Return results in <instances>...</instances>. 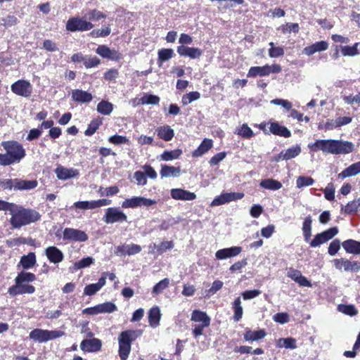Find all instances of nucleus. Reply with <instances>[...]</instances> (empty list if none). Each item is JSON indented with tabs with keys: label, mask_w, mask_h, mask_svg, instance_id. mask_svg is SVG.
Segmentation results:
<instances>
[{
	"label": "nucleus",
	"mask_w": 360,
	"mask_h": 360,
	"mask_svg": "<svg viewBox=\"0 0 360 360\" xmlns=\"http://www.w3.org/2000/svg\"><path fill=\"white\" fill-rule=\"evenodd\" d=\"M76 208L81 210H94L95 207V201H78L75 202Z\"/></svg>",
	"instance_id": "nucleus-59"
},
{
	"label": "nucleus",
	"mask_w": 360,
	"mask_h": 360,
	"mask_svg": "<svg viewBox=\"0 0 360 360\" xmlns=\"http://www.w3.org/2000/svg\"><path fill=\"white\" fill-rule=\"evenodd\" d=\"M56 176L60 180H67L76 177L79 175V171L73 168H67L63 166H58L55 169Z\"/></svg>",
	"instance_id": "nucleus-19"
},
{
	"label": "nucleus",
	"mask_w": 360,
	"mask_h": 360,
	"mask_svg": "<svg viewBox=\"0 0 360 360\" xmlns=\"http://www.w3.org/2000/svg\"><path fill=\"white\" fill-rule=\"evenodd\" d=\"M46 255L50 262L58 264L63 261V253L56 247L50 246L45 250Z\"/></svg>",
	"instance_id": "nucleus-22"
},
{
	"label": "nucleus",
	"mask_w": 360,
	"mask_h": 360,
	"mask_svg": "<svg viewBox=\"0 0 360 360\" xmlns=\"http://www.w3.org/2000/svg\"><path fill=\"white\" fill-rule=\"evenodd\" d=\"M141 334V330H127L120 333L118 336V352L122 360H126L128 358L131 349V343Z\"/></svg>",
	"instance_id": "nucleus-4"
},
{
	"label": "nucleus",
	"mask_w": 360,
	"mask_h": 360,
	"mask_svg": "<svg viewBox=\"0 0 360 360\" xmlns=\"http://www.w3.org/2000/svg\"><path fill=\"white\" fill-rule=\"evenodd\" d=\"M340 248V242L339 240L335 239L333 240L328 247V254L331 256H334L338 253Z\"/></svg>",
	"instance_id": "nucleus-64"
},
{
	"label": "nucleus",
	"mask_w": 360,
	"mask_h": 360,
	"mask_svg": "<svg viewBox=\"0 0 360 360\" xmlns=\"http://www.w3.org/2000/svg\"><path fill=\"white\" fill-rule=\"evenodd\" d=\"M12 92L18 96L28 98L32 94V85L29 81L19 79L11 84Z\"/></svg>",
	"instance_id": "nucleus-9"
},
{
	"label": "nucleus",
	"mask_w": 360,
	"mask_h": 360,
	"mask_svg": "<svg viewBox=\"0 0 360 360\" xmlns=\"http://www.w3.org/2000/svg\"><path fill=\"white\" fill-rule=\"evenodd\" d=\"M96 53L100 55L103 58L110 59L112 60H120L122 57L120 52L116 50L110 49L105 45H100L96 51Z\"/></svg>",
	"instance_id": "nucleus-15"
},
{
	"label": "nucleus",
	"mask_w": 360,
	"mask_h": 360,
	"mask_svg": "<svg viewBox=\"0 0 360 360\" xmlns=\"http://www.w3.org/2000/svg\"><path fill=\"white\" fill-rule=\"evenodd\" d=\"M314 184V180L310 176H300L296 180V186L298 188L310 186Z\"/></svg>",
	"instance_id": "nucleus-53"
},
{
	"label": "nucleus",
	"mask_w": 360,
	"mask_h": 360,
	"mask_svg": "<svg viewBox=\"0 0 360 360\" xmlns=\"http://www.w3.org/2000/svg\"><path fill=\"white\" fill-rule=\"evenodd\" d=\"M11 225L13 229H20L27 224L34 223L40 219L41 215L34 210L26 209L15 204L10 214Z\"/></svg>",
	"instance_id": "nucleus-2"
},
{
	"label": "nucleus",
	"mask_w": 360,
	"mask_h": 360,
	"mask_svg": "<svg viewBox=\"0 0 360 360\" xmlns=\"http://www.w3.org/2000/svg\"><path fill=\"white\" fill-rule=\"evenodd\" d=\"M108 141L110 143L119 145L122 143H128L129 139L127 136L120 135H113L109 137Z\"/></svg>",
	"instance_id": "nucleus-61"
},
{
	"label": "nucleus",
	"mask_w": 360,
	"mask_h": 360,
	"mask_svg": "<svg viewBox=\"0 0 360 360\" xmlns=\"http://www.w3.org/2000/svg\"><path fill=\"white\" fill-rule=\"evenodd\" d=\"M236 133L245 139H250L254 135L253 131L246 124H243L242 126L237 128Z\"/></svg>",
	"instance_id": "nucleus-52"
},
{
	"label": "nucleus",
	"mask_w": 360,
	"mask_h": 360,
	"mask_svg": "<svg viewBox=\"0 0 360 360\" xmlns=\"http://www.w3.org/2000/svg\"><path fill=\"white\" fill-rule=\"evenodd\" d=\"M182 154V150L176 149L171 151H165L161 155V160L163 161H170L172 160L177 159Z\"/></svg>",
	"instance_id": "nucleus-49"
},
{
	"label": "nucleus",
	"mask_w": 360,
	"mask_h": 360,
	"mask_svg": "<svg viewBox=\"0 0 360 360\" xmlns=\"http://www.w3.org/2000/svg\"><path fill=\"white\" fill-rule=\"evenodd\" d=\"M174 56V52L172 49H162L158 51V60L163 63L169 60Z\"/></svg>",
	"instance_id": "nucleus-48"
},
{
	"label": "nucleus",
	"mask_w": 360,
	"mask_h": 360,
	"mask_svg": "<svg viewBox=\"0 0 360 360\" xmlns=\"http://www.w3.org/2000/svg\"><path fill=\"white\" fill-rule=\"evenodd\" d=\"M259 185L262 188L271 191H277L282 188V184L280 181L273 179H266L262 180Z\"/></svg>",
	"instance_id": "nucleus-40"
},
{
	"label": "nucleus",
	"mask_w": 360,
	"mask_h": 360,
	"mask_svg": "<svg viewBox=\"0 0 360 360\" xmlns=\"http://www.w3.org/2000/svg\"><path fill=\"white\" fill-rule=\"evenodd\" d=\"M5 154H0V165L8 166L18 163L25 156V150L22 146L17 141H4L1 143Z\"/></svg>",
	"instance_id": "nucleus-3"
},
{
	"label": "nucleus",
	"mask_w": 360,
	"mask_h": 360,
	"mask_svg": "<svg viewBox=\"0 0 360 360\" xmlns=\"http://www.w3.org/2000/svg\"><path fill=\"white\" fill-rule=\"evenodd\" d=\"M359 43H355L352 46H344L341 47V53L344 56H356L359 54L358 50Z\"/></svg>",
	"instance_id": "nucleus-43"
},
{
	"label": "nucleus",
	"mask_w": 360,
	"mask_h": 360,
	"mask_svg": "<svg viewBox=\"0 0 360 360\" xmlns=\"http://www.w3.org/2000/svg\"><path fill=\"white\" fill-rule=\"evenodd\" d=\"M241 252V247L233 246L217 250L215 253V257L217 259L223 260L228 258L234 257L238 255Z\"/></svg>",
	"instance_id": "nucleus-18"
},
{
	"label": "nucleus",
	"mask_w": 360,
	"mask_h": 360,
	"mask_svg": "<svg viewBox=\"0 0 360 360\" xmlns=\"http://www.w3.org/2000/svg\"><path fill=\"white\" fill-rule=\"evenodd\" d=\"M157 203L153 199L146 198L142 196H134L124 200L122 202V207L124 209L136 208L139 207H150Z\"/></svg>",
	"instance_id": "nucleus-7"
},
{
	"label": "nucleus",
	"mask_w": 360,
	"mask_h": 360,
	"mask_svg": "<svg viewBox=\"0 0 360 360\" xmlns=\"http://www.w3.org/2000/svg\"><path fill=\"white\" fill-rule=\"evenodd\" d=\"M335 267L338 270L344 269L346 271L357 272L360 270V262L356 261H350L343 258L335 259L333 260Z\"/></svg>",
	"instance_id": "nucleus-14"
},
{
	"label": "nucleus",
	"mask_w": 360,
	"mask_h": 360,
	"mask_svg": "<svg viewBox=\"0 0 360 360\" xmlns=\"http://www.w3.org/2000/svg\"><path fill=\"white\" fill-rule=\"evenodd\" d=\"M266 335V332L264 330H258L255 331L248 330L244 334V339L246 341H256L263 339Z\"/></svg>",
	"instance_id": "nucleus-39"
},
{
	"label": "nucleus",
	"mask_w": 360,
	"mask_h": 360,
	"mask_svg": "<svg viewBox=\"0 0 360 360\" xmlns=\"http://www.w3.org/2000/svg\"><path fill=\"white\" fill-rule=\"evenodd\" d=\"M345 251L350 254H360V242L354 240H347L342 243Z\"/></svg>",
	"instance_id": "nucleus-32"
},
{
	"label": "nucleus",
	"mask_w": 360,
	"mask_h": 360,
	"mask_svg": "<svg viewBox=\"0 0 360 360\" xmlns=\"http://www.w3.org/2000/svg\"><path fill=\"white\" fill-rule=\"evenodd\" d=\"M94 262V259L91 257L83 258L75 264V268L77 269H83L90 266Z\"/></svg>",
	"instance_id": "nucleus-62"
},
{
	"label": "nucleus",
	"mask_w": 360,
	"mask_h": 360,
	"mask_svg": "<svg viewBox=\"0 0 360 360\" xmlns=\"http://www.w3.org/2000/svg\"><path fill=\"white\" fill-rule=\"evenodd\" d=\"M200 98V94L198 91H192L188 94H184L182 96L181 102L184 105H187L191 103L198 100Z\"/></svg>",
	"instance_id": "nucleus-51"
},
{
	"label": "nucleus",
	"mask_w": 360,
	"mask_h": 360,
	"mask_svg": "<svg viewBox=\"0 0 360 360\" xmlns=\"http://www.w3.org/2000/svg\"><path fill=\"white\" fill-rule=\"evenodd\" d=\"M160 102V98L158 96L152 94H145L139 101L141 105H157ZM139 105V103H137Z\"/></svg>",
	"instance_id": "nucleus-46"
},
{
	"label": "nucleus",
	"mask_w": 360,
	"mask_h": 360,
	"mask_svg": "<svg viewBox=\"0 0 360 360\" xmlns=\"http://www.w3.org/2000/svg\"><path fill=\"white\" fill-rule=\"evenodd\" d=\"M63 240L75 242H85L88 240L89 237L83 231L72 228H65L63 231Z\"/></svg>",
	"instance_id": "nucleus-13"
},
{
	"label": "nucleus",
	"mask_w": 360,
	"mask_h": 360,
	"mask_svg": "<svg viewBox=\"0 0 360 360\" xmlns=\"http://www.w3.org/2000/svg\"><path fill=\"white\" fill-rule=\"evenodd\" d=\"M276 347L295 349L297 348L296 340L292 338H279L276 342Z\"/></svg>",
	"instance_id": "nucleus-41"
},
{
	"label": "nucleus",
	"mask_w": 360,
	"mask_h": 360,
	"mask_svg": "<svg viewBox=\"0 0 360 360\" xmlns=\"http://www.w3.org/2000/svg\"><path fill=\"white\" fill-rule=\"evenodd\" d=\"M94 25L85 18H70L66 23V30L70 32H84L91 30Z\"/></svg>",
	"instance_id": "nucleus-6"
},
{
	"label": "nucleus",
	"mask_w": 360,
	"mask_h": 360,
	"mask_svg": "<svg viewBox=\"0 0 360 360\" xmlns=\"http://www.w3.org/2000/svg\"><path fill=\"white\" fill-rule=\"evenodd\" d=\"M308 147L311 150H319L330 154H348L354 149V144L347 141L335 139H319L314 143H309Z\"/></svg>",
	"instance_id": "nucleus-1"
},
{
	"label": "nucleus",
	"mask_w": 360,
	"mask_h": 360,
	"mask_svg": "<svg viewBox=\"0 0 360 360\" xmlns=\"http://www.w3.org/2000/svg\"><path fill=\"white\" fill-rule=\"evenodd\" d=\"M36 279V276L34 274L30 272L22 271L18 274L15 278V283H30L32 282Z\"/></svg>",
	"instance_id": "nucleus-45"
},
{
	"label": "nucleus",
	"mask_w": 360,
	"mask_h": 360,
	"mask_svg": "<svg viewBox=\"0 0 360 360\" xmlns=\"http://www.w3.org/2000/svg\"><path fill=\"white\" fill-rule=\"evenodd\" d=\"M38 183L36 180H22L15 179V190H31L36 188Z\"/></svg>",
	"instance_id": "nucleus-35"
},
{
	"label": "nucleus",
	"mask_w": 360,
	"mask_h": 360,
	"mask_svg": "<svg viewBox=\"0 0 360 360\" xmlns=\"http://www.w3.org/2000/svg\"><path fill=\"white\" fill-rule=\"evenodd\" d=\"M99 314L112 313L117 309L115 304L110 302L97 304Z\"/></svg>",
	"instance_id": "nucleus-54"
},
{
	"label": "nucleus",
	"mask_w": 360,
	"mask_h": 360,
	"mask_svg": "<svg viewBox=\"0 0 360 360\" xmlns=\"http://www.w3.org/2000/svg\"><path fill=\"white\" fill-rule=\"evenodd\" d=\"M234 309L233 319L235 321H238L242 319L243 316V307L241 306V300L240 297H237L233 304Z\"/></svg>",
	"instance_id": "nucleus-47"
},
{
	"label": "nucleus",
	"mask_w": 360,
	"mask_h": 360,
	"mask_svg": "<svg viewBox=\"0 0 360 360\" xmlns=\"http://www.w3.org/2000/svg\"><path fill=\"white\" fill-rule=\"evenodd\" d=\"M161 318L160 309L158 307H152L148 312V322L152 328H156L160 324Z\"/></svg>",
	"instance_id": "nucleus-30"
},
{
	"label": "nucleus",
	"mask_w": 360,
	"mask_h": 360,
	"mask_svg": "<svg viewBox=\"0 0 360 360\" xmlns=\"http://www.w3.org/2000/svg\"><path fill=\"white\" fill-rule=\"evenodd\" d=\"M93 96L88 91L81 89H75L72 91V99L78 103H89Z\"/></svg>",
	"instance_id": "nucleus-26"
},
{
	"label": "nucleus",
	"mask_w": 360,
	"mask_h": 360,
	"mask_svg": "<svg viewBox=\"0 0 360 360\" xmlns=\"http://www.w3.org/2000/svg\"><path fill=\"white\" fill-rule=\"evenodd\" d=\"M103 220L108 224L127 221V215L117 207L106 209Z\"/></svg>",
	"instance_id": "nucleus-10"
},
{
	"label": "nucleus",
	"mask_w": 360,
	"mask_h": 360,
	"mask_svg": "<svg viewBox=\"0 0 360 360\" xmlns=\"http://www.w3.org/2000/svg\"><path fill=\"white\" fill-rule=\"evenodd\" d=\"M213 146L212 140L209 139H205L200 145L195 149L193 153V157L199 158L205 154L210 150Z\"/></svg>",
	"instance_id": "nucleus-27"
},
{
	"label": "nucleus",
	"mask_w": 360,
	"mask_h": 360,
	"mask_svg": "<svg viewBox=\"0 0 360 360\" xmlns=\"http://www.w3.org/2000/svg\"><path fill=\"white\" fill-rule=\"evenodd\" d=\"M65 335V333L62 330H48L39 328L32 330L30 334L29 338L38 342H46L49 340H52L58 338H60Z\"/></svg>",
	"instance_id": "nucleus-5"
},
{
	"label": "nucleus",
	"mask_w": 360,
	"mask_h": 360,
	"mask_svg": "<svg viewBox=\"0 0 360 360\" xmlns=\"http://www.w3.org/2000/svg\"><path fill=\"white\" fill-rule=\"evenodd\" d=\"M338 233V229L337 227L330 228L325 231L316 234L314 239L310 241L309 245L311 248L319 247L321 245L332 239Z\"/></svg>",
	"instance_id": "nucleus-11"
},
{
	"label": "nucleus",
	"mask_w": 360,
	"mask_h": 360,
	"mask_svg": "<svg viewBox=\"0 0 360 360\" xmlns=\"http://www.w3.org/2000/svg\"><path fill=\"white\" fill-rule=\"evenodd\" d=\"M111 32V29L109 27H103L101 29H96L91 31L90 33L93 37H105Z\"/></svg>",
	"instance_id": "nucleus-58"
},
{
	"label": "nucleus",
	"mask_w": 360,
	"mask_h": 360,
	"mask_svg": "<svg viewBox=\"0 0 360 360\" xmlns=\"http://www.w3.org/2000/svg\"><path fill=\"white\" fill-rule=\"evenodd\" d=\"M101 341L97 338L84 340L80 344L81 349L87 352H98L101 349Z\"/></svg>",
	"instance_id": "nucleus-20"
},
{
	"label": "nucleus",
	"mask_w": 360,
	"mask_h": 360,
	"mask_svg": "<svg viewBox=\"0 0 360 360\" xmlns=\"http://www.w3.org/2000/svg\"><path fill=\"white\" fill-rule=\"evenodd\" d=\"M269 65L251 67L247 74L248 77H263L268 75Z\"/></svg>",
	"instance_id": "nucleus-36"
},
{
	"label": "nucleus",
	"mask_w": 360,
	"mask_h": 360,
	"mask_svg": "<svg viewBox=\"0 0 360 360\" xmlns=\"http://www.w3.org/2000/svg\"><path fill=\"white\" fill-rule=\"evenodd\" d=\"M89 19L93 21H97L105 18L106 15L96 9H91L88 11Z\"/></svg>",
	"instance_id": "nucleus-60"
},
{
	"label": "nucleus",
	"mask_w": 360,
	"mask_h": 360,
	"mask_svg": "<svg viewBox=\"0 0 360 360\" xmlns=\"http://www.w3.org/2000/svg\"><path fill=\"white\" fill-rule=\"evenodd\" d=\"M244 196L243 193H223L220 195L216 197L211 202L212 207L221 205L232 201L242 199Z\"/></svg>",
	"instance_id": "nucleus-12"
},
{
	"label": "nucleus",
	"mask_w": 360,
	"mask_h": 360,
	"mask_svg": "<svg viewBox=\"0 0 360 360\" xmlns=\"http://www.w3.org/2000/svg\"><path fill=\"white\" fill-rule=\"evenodd\" d=\"M101 124V121L98 120H92L90 124H89L87 129L85 130V135L86 136H91L93 135L96 130L98 129L99 126Z\"/></svg>",
	"instance_id": "nucleus-57"
},
{
	"label": "nucleus",
	"mask_w": 360,
	"mask_h": 360,
	"mask_svg": "<svg viewBox=\"0 0 360 360\" xmlns=\"http://www.w3.org/2000/svg\"><path fill=\"white\" fill-rule=\"evenodd\" d=\"M113 110V105L106 101H101L97 105V111L104 115H109Z\"/></svg>",
	"instance_id": "nucleus-44"
},
{
	"label": "nucleus",
	"mask_w": 360,
	"mask_h": 360,
	"mask_svg": "<svg viewBox=\"0 0 360 360\" xmlns=\"http://www.w3.org/2000/svg\"><path fill=\"white\" fill-rule=\"evenodd\" d=\"M34 292L35 288L33 285L21 283L20 282L15 283V285L10 287L8 290V292L11 296L22 294H32Z\"/></svg>",
	"instance_id": "nucleus-16"
},
{
	"label": "nucleus",
	"mask_w": 360,
	"mask_h": 360,
	"mask_svg": "<svg viewBox=\"0 0 360 360\" xmlns=\"http://www.w3.org/2000/svg\"><path fill=\"white\" fill-rule=\"evenodd\" d=\"M191 321L200 322L204 326H209L210 324V319L205 312L194 310L191 314Z\"/></svg>",
	"instance_id": "nucleus-33"
},
{
	"label": "nucleus",
	"mask_w": 360,
	"mask_h": 360,
	"mask_svg": "<svg viewBox=\"0 0 360 360\" xmlns=\"http://www.w3.org/2000/svg\"><path fill=\"white\" fill-rule=\"evenodd\" d=\"M169 278H165L161 280L153 288V293L155 295H158L161 293L164 290H165L169 286Z\"/></svg>",
	"instance_id": "nucleus-55"
},
{
	"label": "nucleus",
	"mask_w": 360,
	"mask_h": 360,
	"mask_svg": "<svg viewBox=\"0 0 360 360\" xmlns=\"http://www.w3.org/2000/svg\"><path fill=\"white\" fill-rule=\"evenodd\" d=\"M360 210V196L352 201L349 202L344 208L345 214H353Z\"/></svg>",
	"instance_id": "nucleus-42"
},
{
	"label": "nucleus",
	"mask_w": 360,
	"mask_h": 360,
	"mask_svg": "<svg viewBox=\"0 0 360 360\" xmlns=\"http://www.w3.org/2000/svg\"><path fill=\"white\" fill-rule=\"evenodd\" d=\"M343 101L347 105H352L360 103V92L356 95L350 94L343 97Z\"/></svg>",
	"instance_id": "nucleus-63"
},
{
	"label": "nucleus",
	"mask_w": 360,
	"mask_h": 360,
	"mask_svg": "<svg viewBox=\"0 0 360 360\" xmlns=\"http://www.w3.org/2000/svg\"><path fill=\"white\" fill-rule=\"evenodd\" d=\"M360 174V161L352 164L348 167L345 169L338 176L341 179H345L350 176H354Z\"/></svg>",
	"instance_id": "nucleus-29"
},
{
	"label": "nucleus",
	"mask_w": 360,
	"mask_h": 360,
	"mask_svg": "<svg viewBox=\"0 0 360 360\" xmlns=\"http://www.w3.org/2000/svg\"><path fill=\"white\" fill-rule=\"evenodd\" d=\"M301 147L299 145L293 146L286 150H282L278 155V159L289 160L298 156L301 153Z\"/></svg>",
	"instance_id": "nucleus-23"
},
{
	"label": "nucleus",
	"mask_w": 360,
	"mask_h": 360,
	"mask_svg": "<svg viewBox=\"0 0 360 360\" xmlns=\"http://www.w3.org/2000/svg\"><path fill=\"white\" fill-rule=\"evenodd\" d=\"M271 48L269 50V55L271 58H278L284 55V50L282 47L274 46L273 42L269 43Z\"/></svg>",
	"instance_id": "nucleus-56"
},
{
	"label": "nucleus",
	"mask_w": 360,
	"mask_h": 360,
	"mask_svg": "<svg viewBox=\"0 0 360 360\" xmlns=\"http://www.w3.org/2000/svg\"><path fill=\"white\" fill-rule=\"evenodd\" d=\"M155 131L158 136L165 141H171L174 136V130L169 125L159 127Z\"/></svg>",
	"instance_id": "nucleus-28"
},
{
	"label": "nucleus",
	"mask_w": 360,
	"mask_h": 360,
	"mask_svg": "<svg viewBox=\"0 0 360 360\" xmlns=\"http://www.w3.org/2000/svg\"><path fill=\"white\" fill-rule=\"evenodd\" d=\"M181 174V169L179 167H176L169 165H162L160 170V175L162 178L165 177H178Z\"/></svg>",
	"instance_id": "nucleus-34"
},
{
	"label": "nucleus",
	"mask_w": 360,
	"mask_h": 360,
	"mask_svg": "<svg viewBox=\"0 0 360 360\" xmlns=\"http://www.w3.org/2000/svg\"><path fill=\"white\" fill-rule=\"evenodd\" d=\"M171 196L176 200H193L196 198V195L182 188H172L170 191Z\"/></svg>",
	"instance_id": "nucleus-21"
},
{
	"label": "nucleus",
	"mask_w": 360,
	"mask_h": 360,
	"mask_svg": "<svg viewBox=\"0 0 360 360\" xmlns=\"http://www.w3.org/2000/svg\"><path fill=\"white\" fill-rule=\"evenodd\" d=\"M328 44L325 41H321L313 44L311 46L305 47L302 53L308 56L313 55L316 52L323 51L328 49Z\"/></svg>",
	"instance_id": "nucleus-24"
},
{
	"label": "nucleus",
	"mask_w": 360,
	"mask_h": 360,
	"mask_svg": "<svg viewBox=\"0 0 360 360\" xmlns=\"http://www.w3.org/2000/svg\"><path fill=\"white\" fill-rule=\"evenodd\" d=\"M36 256L34 252H30L27 255H23L20 258V264L23 269H30L36 264Z\"/></svg>",
	"instance_id": "nucleus-38"
},
{
	"label": "nucleus",
	"mask_w": 360,
	"mask_h": 360,
	"mask_svg": "<svg viewBox=\"0 0 360 360\" xmlns=\"http://www.w3.org/2000/svg\"><path fill=\"white\" fill-rule=\"evenodd\" d=\"M338 310L346 315L353 316L357 314L358 311L352 304H339L338 306Z\"/></svg>",
	"instance_id": "nucleus-50"
},
{
	"label": "nucleus",
	"mask_w": 360,
	"mask_h": 360,
	"mask_svg": "<svg viewBox=\"0 0 360 360\" xmlns=\"http://www.w3.org/2000/svg\"><path fill=\"white\" fill-rule=\"evenodd\" d=\"M269 129L271 133L285 138H288L291 136V132L287 127L281 126L277 122L271 123Z\"/></svg>",
	"instance_id": "nucleus-31"
},
{
	"label": "nucleus",
	"mask_w": 360,
	"mask_h": 360,
	"mask_svg": "<svg viewBox=\"0 0 360 360\" xmlns=\"http://www.w3.org/2000/svg\"><path fill=\"white\" fill-rule=\"evenodd\" d=\"M311 223L312 219L310 216L307 217L302 224V232L306 243H310L311 236Z\"/></svg>",
	"instance_id": "nucleus-37"
},
{
	"label": "nucleus",
	"mask_w": 360,
	"mask_h": 360,
	"mask_svg": "<svg viewBox=\"0 0 360 360\" xmlns=\"http://www.w3.org/2000/svg\"><path fill=\"white\" fill-rule=\"evenodd\" d=\"M176 51L180 56L188 57L191 59H198L202 55V51L199 48L179 46Z\"/></svg>",
	"instance_id": "nucleus-17"
},
{
	"label": "nucleus",
	"mask_w": 360,
	"mask_h": 360,
	"mask_svg": "<svg viewBox=\"0 0 360 360\" xmlns=\"http://www.w3.org/2000/svg\"><path fill=\"white\" fill-rule=\"evenodd\" d=\"M106 283L105 276H101L98 283L87 285L84 289V295L91 296L98 292Z\"/></svg>",
	"instance_id": "nucleus-25"
},
{
	"label": "nucleus",
	"mask_w": 360,
	"mask_h": 360,
	"mask_svg": "<svg viewBox=\"0 0 360 360\" xmlns=\"http://www.w3.org/2000/svg\"><path fill=\"white\" fill-rule=\"evenodd\" d=\"M143 172L136 171L134 173L133 178L137 186H145L147 184V177L155 179L158 176L155 170L150 165H145L142 167Z\"/></svg>",
	"instance_id": "nucleus-8"
}]
</instances>
